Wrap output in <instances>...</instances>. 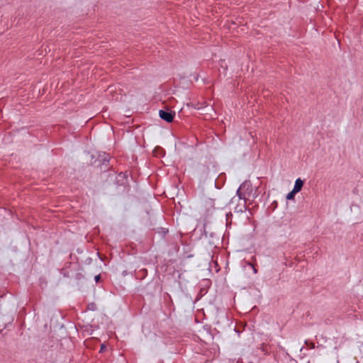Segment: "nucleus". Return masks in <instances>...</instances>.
I'll return each instance as SVG.
<instances>
[{"mask_svg": "<svg viewBox=\"0 0 363 363\" xmlns=\"http://www.w3.org/2000/svg\"><path fill=\"white\" fill-rule=\"evenodd\" d=\"M87 308L90 311H95L96 309V305L94 303H90L88 304Z\"/></svg>", "mask_w": 363, "mask_h": 363, "instance_id": "0eeeda50", "label": "nucleus"}, {"mask_svg": "<svg viewBox=\"0 0 363 363\" xmlns=\"http://www.w3.org/2000/svg\"><path fill=\"white\" fill-rule=\"evenodd\" d=\"M303 186V181L301 178H298L295 181L293 190L296 192H299Z\"/></svg>", "mask_w": 363, "mask_h": 363, "instance_id": "7ed1b4c3", "label": "nucleus"}, {"mask_svg": "<svg viewBox=\"0 0 363 363\" xmlns=\"http://www.w3.org/2000/svg\"><path fill=\"white\" fill-rule=\"evenodd\" d=\"M236 194L239 197L240 199H245L246 194H244L243 192H242V188L240 186L238 188V189L237 190Z\"/></svg>", "mask_w": 363, "mask_h": 363, "instance_id": "20e7f679", "label": "nucleus"}, {"mask_svg": "<svg viewBox=\"0 0 363 363\" xmlns=\"http://www.w3.org/2000/svg\"><path fill=\"white\" fill-rule=\"evenodd\" d=\"M298 192L296 191H294V190L292 189V191H291L287 195H286V199L287 200H291V199H294V196L296 195V194H297Z\"/></svg>", "mask_w": 363, "mask_h": 363, "instance_id": "423d86ee", "label": "nucleus"}, {"mask_svg": "<svg viewBox=\"0 0 363 363\" xmlns=\"http://www.w3.org/2000/svg\"><path fill=\"white\" fill-rule=\"evenodd\" d=\"M159 116L161 118V119L164 120V121L167 123H171L173 121L174 118L175 113L174 111H169L168 110H160Z\"/></svg>", "mask_w": 363, "mask_h": 363, "instance_id": "f257e3e1", "label": "nucleus"}, {"mask_svg": "<svg viewBox=\"0 0 363 363\" xmlns=\"http://www.w3.org/2000/svg\"><path fill=\"white\" fill-rule=\"evenodd\" d=\"M195 108L196 109H201L203 108V106L201 105V103H198L196 106H195Z\"/></svg>", "mask_w": 363, "mask_h": 363, "instance_id": "9b49d317", "label": "nucleus"}, {"mask_svg": "<svg viewBox=\"0 0 363 363\" xmlns=\"http://www.w3.org/2000/svg\"><path fill=\"white\" fill-rule=\"evenodd\" d=\"M157 233L162 235V237H164L166 234L168 233V229L164 228H160L157 230Z\"/></svg>", "mask_w": 363, "mask_h": 363, "instance_id": "39448f33", "label": "nucleus"}, {"mask_svg": "<svg viewBox=\"0 0 363 363\" xmlns=\"http://www.w3.org/2000/svg\"><path fill=\"white\" fill-rule=\"evenodd\" d=\"M201 105L203 106V108H204V107L207 106V103L206 101H204L203 103H201Z\"/></svg>", "mask_w": 363, "mask_h": 363, "instance_id": "ddd939ff", "label": "nucleus"}, {"mask_svg": "<svg viewBox=\"0 0 363 363\" xmlns=\"http://www.w3.org/2000/svg\"><path fill=\"white\" fill-rule=\"evenodd\" d=\"M100 279H101V276H100V274L96 275V276H95V277H94V279H95L96 282H98V281L100 280Z\"/></svg>", "mask_w": 363, "mask_h": 363, "instance_id": "f8f14e48", "label": "nucleus"}, {"mask_svg": "<svg viewBox=\"0 0 363 363\" xmlns=\"http://www.w3.org/2000/svg\"><path fill=\"white\" fill-rule=\"evenodd\" d=\"M109 161V156L108 155L104 154V158H103V164H106Z\"/></svg>", "mask_w": 363, "mask_h": 363, "instance_id": "6e6552de", "label": "nucleus"}, {"mask_svg": "<svg viewBox=\"0 0 363 363\" xmlns=\"http://www.w3.org/2000/svg\"><path fill=\"white\" fill-rule=\"evenodd\" d=\"M106 350V347L105 345L102 344L101 345V349H100V352H103L104 351H105Z\"/></svg>", "mask_w": 363, "mask_h": 363, "instance_id": "9d476101", "label": "nucleus"}, {"mask_svg": "<svg viewBox=\"0 0 363 363\" xmlns=\"http://www.w3.org/2000/svg\"><path fill=\"white\" fill-rule=\"evenodd\" d=\"M247 265H248L249 267H250L252 269L254 274H257V269L255 268V267L254 266V264H252V263H250V262H247Z\"/></svg>", "mask_w": 363, "mask_h": 363, "instance_id": "1a4fd4ad", "label": "nucleus"}, {"mask_svg": "<svg viewBox=\"0 0 363 363\" xmlns=\"http://www.w3.org/2000/svg\"><path fill=\"white\" fill-rule=\"evenodd\" d=\"M240 186L242 188V190L244 191L243 193L246 194V195H250L252 191V187L250 182L245 181L241 184Z\"/></svg>", "mask_w": 363, "mask_h": 363, "instance_id": "f03ea898", "label": "nucleus"}]
</instances>
